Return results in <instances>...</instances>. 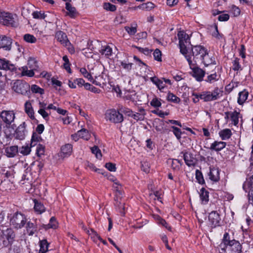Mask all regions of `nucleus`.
I'll return each instance as SVG.
<instances>
[{"mask_svg":"<svg viewBox=\"0 0 253 253\" xmlns=\"http://www.w3.org/2000/svg\"><path fill=\"white\" fill-rule=\"evenodd\" d=\"M199 97L201 99L203 100L205 102L212 101L211 96V91H203L201 93H200Z\"/></svg>","mask_w":253,"mask_h":253,"instance_id":"obj_41","label":"nucleus"},{"mask_svg":"<svg viewBox=\"0 0 253 253\" xmlns=\"http://www.w3.org/2000/svg\"><path fill=\"white\" fill-rule=\"evenodd\" d=\"M38 113L43 117L45 120H48L49 119L48 113L46 112L43 108L40 109L38 110Z\"/></svg>","mask_w":253,"mask_h":253,"instance_id":"obj_60","label":"nucleus"},{"mask_svg":"<svg viewBox=\"0 0 253 253\" xmlns=\"http://www.w3.org/2000/svg\"><path fill=\"white\" fill-rule=\"evenodd\" d=\"M140 113H132L131 117L136 121H142L144 119L145 110L141 108L139 109Z\"/></svg>","mask_w":253,"mask_h":253,"instance_id":"obj_39","label":"nucleus"},{"mask_svg":"<svg viewBox=\"0 0 253 253\" xmlns=\"http://www.w3.org/2000/svg\"><path fill=\"white\" fill-rule=\"evenodd\" d=\"M220 76L219 75L214 73L213 74H211L208 75L206 79L205 80V81L209 84H212L218 81L220 79Z\"/></svg>","mask_w":253,"mask_h":253,"instance_id":"obj_31","label":"nucleus"},{"mask_svg":"<svg viewBox=\"0 0 253 253\" xmlns=\"http://www.w3.org/2000/svg\"><path fill=\"white\" fill-rule=\"evenodd\" d=\"M25 110L30 118L34 119V110L31 103L28 101L26 102L25 103Z\"/></svg>","mask_w":253,"mask_h":253,"instance_id":"obj_35","label":"nucleus"},{"mask_svg":"<svg viewBox=\"0 0 253 253\" xmlns=\"http://www.w3.org/2000/svg\"><path fill=\"white\" fill-rule=\"evenodd\" d=\"M230 119L234 126H237L239 122V113L237 111L231 112Z\"/></svg>","mask_w":253,"mask_h":253,"instance_id":"obj_43","label":"nucleus"},{"mask_svg":"<svg viewBox=\"0 0 253 253\" xmlns=\"http://www.w3.org/2000/svg\"><path fill=\"white\" fill-rule=\"evenodd\" d=\"M63 60L64 61L63 64L64 68L69 73H71V69L70 68V64L67 55H64L63 57Z\"/></svg>","mask_w":253,"mask_h":253,"instance_id":"obj_45","label":"nucleus"},{"mask_svg":"<svg viewBox=\"0 0 253 253\" xmlns=\"http://www.w3.org/2000/svg\"><path fill=\"white\" fill-rule=\"evenodd\" d=\"M125 29L126 30V31L128 33V34H129L130 35H134L137 30H136V27H127V26H126L125 27Z\"/></svg>","mask_w":253,"mask_h":253,"instance_id":"obj_61","label":"nucleus"},{"mask_svg":"<svg viewBox=\"0 0 253 253\" xmlns=\"http://www.w3.org/2000/svg\"><path fill=\"white\" fill-rule=\"evenodd\" d=\"M222 95V91L218 87H215L212 92H211V96L212 100H215Z\"/></svg>","mask_w":253,"mask_h":253,"instance_id":"obj_40","label":"nucleus"},{"mask_svg":"<svg viewBox=\"0 0 253 253\" xmlns=\"http://www.w3.org/2000/svg\"><path fill=\"white\" fill-rule=\"evenodd\" d=\"M102 55H104L106 57H109L112 54V49L109 46L107 45L102 47L100 51Z\"/></svg>","mask_w":253,"mask_h":253,"instance_id":"obj_42","label":"nucleus"},{"mask_svg":"<svg viewBox=\"0 0 253 253\" xmlns=\"http://www.w3.org/2000/svg\"><path fill=\"white\" fill-rule=\"evenodd\" d=\"M45 148L42 145L39 144L37 145L36 148V154L38 156L41 157L44 154Z\"/></svg>","mask_w":253,"mask_h":253,"instance_id":"obj_50","label":"nucleus"},{"mask_svg":"<svg viewBox=\"0 0 253 253\" xmlns=\"http://www.w3.org/2000/svg\"><path fill=\"white\" fill-rule=\"evenodd\" d=\"M32 16L35 19H44L45 17L44 13L42 11H36L33 12Z\"/></svg>","mask_w":253,"mask_h":253,"instance_id":"obj_55","label":"nucleus"},{"mask_svg":"<svg viewBox=\"0 0 253 253\" xmlns=\"http://www.w3.org/2000/svg\"><path fill=\"white\" fill-rule=\"evenodd\" d=\"M196 178L199 183L202 184L205 183L203 174L201 171L198 169H197L196 171Z\"/></svg>","mask_w":253,"mask_h":253,"instance_id":"obj_49","label":"nucleus"},{"mask_svg":"<svg viewBox=\"0 0 253 253\" xmlns=\"http://www.w3.org/2000/svg\"><path fill=\"white\" fill-rule=\"evenodd\" d=\"M209 192L204 188H202L200 191V197L202 204L205 205L209 201Z\"/></svg>","mask_w":253,"mask_h":253,"instance_id":"obj_26","label":"nucleus"},{"mask_svg":"<svg viewBox=\"0 0 253 253\" xmlns=\"http://www.w3.org/2000/svg\"><path fill=\"white\" fill-rule=\"evenodd\" d=\"M229 253H242V247L240 243L236 240L227 247Z\"/></svg>","mask_w":253,"mask_h":253,"instance_id":"obj_15","label":"nucleus"},{"mask_svg":"<svg viewBox=\"0 0 253 253\" xmlns=\"http://www.w3.org/2000/svg\"><path fill=\"white\" fill-rule=\"evenodd\" d=\"M167 99L169 101H170L172 102L178 103L180 102V99L179 97L172 93L169 92L167 95Z\"/></svg>","mask_w":253,"mask_h":253,"instance_id":"obj_47","label":"nucleus"},{"mask_svg":"<svg viewBox=\"0 0 253 253\" xmlns=\"http://www.w3.org/2000/svg\"><path fill=\"white\" fill-rule=\"evenodd\" d=\"M31 89L33 93H39L40 94H42L44 93L43 89L41 88L36 84L32 85L31 87Z\"/></svg>","mask_w":253,"mask_h":253,"instance_id":"obj_46","label":"nucleus"},{"mask_svg":"<svg viewBox=\"0 0 253 253\" xmlns=\"http://www.w3.org/2000/svg\"><path fill=\"white\" fill-rule=\"evenodd\" d=\"M18 151L17 146H11L7 147L5 149V155L9 158L14 157L18 154Z\"/></svg>","mask_w":253,"mask_h":253,"instance_id":"obj_19","label":"nucleus"},{"mask_svg":"<svg viewBox=\"0 0 253 253\" xmlns=\"http://www.w3.org/2000/svg\"><path fill=\"white\" fill-rule=\"evenodd\" d=\"M91 150L92 153L95 155V156L97 159H100L102 157L101 151L97 146H93L91 148Z\"/></svg>","mask_w":253,"mask_h":253,"instance_id":"obj_51","label":"nucleus"},{"mask_svg":"<svg viewBox=\"0 0 253 253\" xmlns=\"http://www.w3.org/2000/svg\"><path fill=\"white\" fill-rule=\"evenodd\" d=\"M121 64L123 68L126 71H130L132 68V63H127L125 62H122Z\"/></svg>","mask_w":253,"mask_h":253,"instance_id":"obj_62","label":"nucleus"},{"mask_svg":"<svg viewBox=\"0 0 253 253\" xmlns=\"http://www.w3.org/2000/svg\"><path fill=\"white\" fill-rule=\"evenodd\" d=\"M49 244L46 239H43L40 241V249L39 253H45L48 251Z\"/></svg>","mask_w":253,"mask_h":253,"instance_id":"obj_38","label":"nucleus"},{"mask_svg":"<svg viewBox=\"0 0 253 253\" xmlns=\"http://www.w3.org/2000/svg\"><path fill=\"white\" fill-rule=\"evenodd\" d=\"M42 227L45 230L49 229H56L58 227V222L54 217H52L49 220V222L47 224H42Z\"/></svg>","mask_w":253,"mask_h":253,"instance_id":"obj_24","label":"nucleus"},{"mask_svg":"<svg viewBox=\"0 0 253 253\" xmlns=\"http://www.w3.org/2000/svg\"><path fill=\"white\" fill-rule=\"evenodd\" d=\"M0 117L6 125H10L15 118L13 111L6 110H3L1 112Z\"/></svg>","mask_w":253,"mask_h":253,"instance_id":"obj_8","label":"nucleus"},{"mask_svg":"<svg viewBox=\"0 0 253 253\" xmlns=\"http://www.w3.org/2000/svg\"><path fill=\"white\" fill-rule=\"evenodd\" d=\"M12 40L10 37L5 35L0 36V48H3L5 50L9 51L11 49Z\"/></svg>","mask_w":253,"mask_h":253,"instance_id":"obj_10","label":"nucleus"},{"mask_svg":"<svg viewBox=\"0 0 253 253\" xmlns=\"http://www.w3.org/2000/svg\"><path fill=\"white\" fill-rule=\"evenodd\" d=\"M19 151L20 153L23 155H27L29 154L31 152V147L28 145L23 146L20 148Z\"/></svg>","mask_w":253,"mask_h":253,"instance_id":"obj_54","label":"nucleus"},{"mask_svg":"<svg viewBox=\"0 0 253 253\" xmlns=\"http://www.w3.org/2000/svg\"><path fill=\"white\" fill-rule=\"evenodd\" d=\"M219 135L222 140H227L230 138L232 132L229 128H225L219 132Z\"/></svg>","mask_w":253,"mask_h":253,"instance_id":"obj_32","label":"nucleus"},{"mask_svg":"<svg viewBox=\"0 0 253 253\" xmlns=\"http://www.w3.org/2000/svg\"><path fill=\"white\" fill-rule=\"evenodd\" d=\"M15 238V234L11 228H7L2 232L1 239L4 246H7L12 244Z\"/></svg>","mask_w":253,"mask_h":253,"instance_id":"obj_7","label":"nucleus"},{"mask_svg":"<svg viewBox=\"0 0 253 253\" xmlns=\"http://www.w3.org/2000/svg\"><path fill=\"white\" fill-rule=\"evenodd\" d=\"M61 152L64 157L70 156L73 150L72 145L70 144H66L61 148Z\"/></svg>","mask_w":253,"mask_h":253,"instance_id":"obj_28","label":"nucleus"},{"mask_svg":"<svg viewBox=\"0 0 253 253\" xmlns=\"http://www.w3.org/2000/svg\"><path fill=\"white\" fill-rule=\"evenodd\" d=\"M14 68V65L10 64L9 61L0 58V69L13 70Z\"/></svg>","mask_w":253,"mask_h":253,"instance_id":"obj_23","label":"nucleus"},{"mask_svg":"<svg viewBox=\"0 0 253 253\" xmlns=\"http://www.w3.org/2000/svg\"><path fill=\"white\" fill-rule=\"evenodd\" d=\"M26 124L23 122L15 130V138L18 139L23 140L25 138L27 131L26 130Z\"/></svg>","mask_w":253,"mask_h":253,"instance_id":"obj_11","label":"nucleus"},{"mask_svg":"<svg viewBox=\"0 0 253 253\" xmlns=\"http://www.w3.org/2000/svg\"><path fill=\"white\" fill-rule=\"evenodd\" d=\"M105 118L107 121L115 124L122 123L124 120L122 114L115 109L107 110L105 114Z\"/></svg>","mask_w":253,"mask_h":253,"instance_id":"obj_3","label":"nucleus"},{"mask_svg":"<svg viewBox=\"0 0 253 253\" xmlns=\"http://www.w3.org/2000/svg\"><path fill=\"white\" fill-rule=\"evenodd\" d=\"M34 220V222L29 221L27 222L26 224V231L27 234L30 236H33L34 234L37 233L38 231L37 219H35Z\"/></svg>","mask_w":253,"mask_h":253,"instance_id":"obj_14","label":"nucleus"},{"mask_svg":"<svg viewBox=\"0 0 253 253\" xmlns=\"http://www.w3.org/2000/svg\"><path fill=\"white\" fill-rule=\"evenodd\" d=\"M200 61H202L205 66L214 65L216 64L214 57L212 54H209L208 50Z\"/></svg>","mask_w":253,"mask_h":253,"instance_id":"obj_13","label":"nucleus"},{"mask_svg":"<svg viewBox=\"0 0 253 253\" xmlns=\"http://www.w3.org/2000/svg\"><path fill=\"white\" fill-rule=\"evenodd\" d=\"M235 241L236 240L235 239H231L230 235L228 233H225L222 239V242L220 245L221 249L223 251L225 252L228 246L231 245L233 241Z\"/></svg>","mask_w":253,"mask_h":253,"instance_id":"obj_16","label":"nucleus"},{"mask_svg":"<svg viewBox=\"0 0 253 253\" xmlns=\"http://www.w3.org/2000/svg\"><path fill=\"white\" fill-rule=\"evenodd\" d=\"M84 83V80L82 78H77L73 80H69L68 81V85L71 88H76L77 85L79 87H82Z\"/></svg>","mask_w":253,"mask_h":253,"instance_id":"obj_20","label":"nucleus"},{"mask_svg":"<svg viewBox=\"0 0 253 253\" xmlns=\"http://www.w3.org/2000/svg\"><path fill=\"white\" fill-rule=\"evenodd\" d=\"M209 179L213 182H217L219 180V172L217 169L210 168L208 173Z\"/></svg>","mask_w":253,"mask_h":253,"instance_id":"obj_18","label":"nucleus"},{"mask_svg":"<svg viewBox=\"0 0 253 253\" xmlns=\"http://www.w3.org/2000/svg\"><path fill=\"white\" fill-rule=\"evenodd\" d=\"M55 37L58 41L65 46H67L69 43L67 35L64 32L61 31H57L55 34Z\"/></svg>","mask_w":253,"mask_h":253,"instance_id":"obj_17","label":"nucleus"},{"mask_svg":"<svg viewBox=\"0 0 253 253\" xmlns=\"http://www.w3.org/2000/svg\"><path fill=\"white\" fill-rule=\"evenodd\" d=\"M154 7V4L151 2H146V3H143L139 6L133 7L132 8L134 10H136L138 8H139V9H141L142 10L149 11V10H151Z\"/></svg>","mask_w":253,"mask_h":253,"instance_id":"obj_29","label":"nucleus"},{"mask_svg":"<svg viewBox=\"0 0 253 253\" xmlns=\"http://www.w3.org/2000/svg\"><path fill=\"white\" fill-rule=\"evenodd\" d=\"M156 218L157 220H158L159 224L165 226L166 228L168 229L169 230L170 229V227L168 226V224L167 223V222L164 219H162L160 216H159V215H156Z\"/></svg>","mask_w":253,"mask_h":253,"instance_id":"obj_57","label":"nucleus"},{"mask_svg":"<svg viewBox=\"0 0 253 253\" xmlns=\"http://www.w3.org/2000/svg\"><path fill=\"white\" fill-rule=\"evenodd\" d=\"M232 69L234 71H239L241 70V66L239 63V59L236 58L233 61Z\"/></svg>","mask_w":253,"mask_h":253,"instance_id":"obj_56","label":"nucleus"},{"mask_svg":"<svg viewBox=\"0 0 253 253\" xmlns=\"http://www.w3.org/2000/svg\"><path fill=\"white\" fill-rule=\"evenodd\" d=\"M24 40L27 42L34 43L37 42V39L33 35L26 34L24 36Z\"/></svg>","mask_w":253,"mask_h":253,"instance_id":"obj_44","label":"nucleus"},{"mask_svg":"<svg viewBox=\"0 0 253 253\" xmlns=\"http://www.w3.org/2000/svg\"><path fill=\"white\" fill-rule=\"evenodd\" d=\"M0 23L7 26L15 27L16 26V23L12 15L11 14L8 13L0 16Z\"/></svg>","mask_w":253,"mask_h":253,"instance_id":"obj_9","label":"nucleus"},{"mask_svg":"<svg viewBox=\"0 0 253 253\" xmlns=\"http://www.w3.org/2000/svg\"><path fill=\"white\" fill-rule=\"evenodd\" d=\"M246 214L247 216L253 217V205L248 207L246 210Z\"/></svg>","mask_w":253,"mask_h":253,"instance_id":"obj_64","label":"nucleus"},{"mask_svg":"<svg viewBox=\"0 0 253 253\" xmlns=\"http://www.w3.org/2000/svg\"><path fill=\"white\" fill-rule=\"evenodd\" d=\"M249 95V93L245 90L241 91L239 93V96L238 98V103L240 105L243 104L247 100Z\"/></svg>","mask_w":253,"mask_h":253,"instance_id":"obj_36","label":"nucleus"},{"mask_svg":"<svg viewBox=\"0 0 253 253\" xmlns=\"http://www.w3.org/2000/svg\"><path fill=\"white\" fill-rule=\"evenodd\" d=\"M153 55L154 59L158 61H161V51L159 49H156L154 51Z\"/></svg>","mask_w":253,"mask_h":253,"instance_id":"obj_58","label":"nucleus"},{"mask_svg":"<svg viewBox=\"0 0 253 253\" xmlns=\"http://www.w3.org/2000/svg\"><path fill=\"white\" fill-rule=\"evenodd\" d=\"M171 127L173 129V134L176 138L178 140H180L181 139V135L182 134L180 129L174 126H172Z\"/></svg>","mask_w":253,"mask_h":253,"instance_id":"obj_53","label":"nucleus"},{"mask_svg":"<svg viewBox=\"0 0 253 253\" xmlns=\"http://www.w3.org/2000/svg\"><path fill=\"white\" fill-rule=\"evenodd\" d=\"M243 188L246 192L248 190L250 191L253 189V175L247 178L246 181L243 184Z\"/></svg>","mask_w":253,"mask_h":253,"instance_id":"obj_27","label":"nucleus"},{"mask_svg":"<svg viewBox=\"0 0 253 253\" xmlns=\"http://www.w3.org/2000/svg\"><path fill=\"white\" fill-rule=\"evenodd\" d=\"M186 60L189 63L190 69L192 71L191 73L192 76L198 82L203 81V78L205 75V71L195 66L196 63H193L191 57H189L188 56H186Z\"/></svg>","mask_w":253,"mask_h":253,"instance_id":"obj_2","label":"nucleus"},{"mask_svg":"<svg viewBox=\"0 0 253 253\" xmlns=\"http://www.w3.org/2000/svg\"><path fill=\"white\" fill-rule=\"evenodd\" d=\"M34 210L39 214H41L45 211V208L44 205L36 200H34Z\"/></svg>","mask_w":253,"mask_h":253,"instance_id":"obj_33","label":"nucleus"},{"mask_svg":"<svg viewBox=\"0 0 253 253\" xmlns=\"http://www.w3.org/2000/svg\"><path fill=\"white\" fill-rule=\"evenodd\" d=\"M103 8L107 10L110 11H115L116 10V7L109 2H105L103 4Z\"/></svg>","mask_w":253,"mask_h":253,"instance_id":"obj_52","label":"nucleus"},{"mask_svg":"<svg viewBox=\"0 0 253 253\" xmlns=\"http://www.w3.org/2000/svg\"><path fill=\"white\" fill-rule=\"evenodd\" d=\"M120 110L121 113H123L128 116H132L133 112L131 110L128 108L122 107L120 109Z\"/></svg>","mask_w":253,"mask_h":253,"instance_id":"obj_59","label":"nucleus"},{"mask_svg":"<svg viewBox=\"0 0 253 253\" xmlns=\"http://www.w3.org/2000/svg\"><path fill=\"white\" fill-rule=\"evenodd\" d=\"M30 85L26 82H23L20 80L16 81L13 86L14 90L21 94H26L30 90Z\"/></svg>","mask_w":253,"mask_h":253,"instance_id":"obj_6","label":"nucleus"},{"mask_svg":"<svg viewBox=\"0 0 253 253\" xmlns=\"http://www.w3.org/2000/svg\"><path fill=\"white\" fill-rule=\"evenodd\" d=\"M209 220L214 227L220 225L221 218L219 214L216 211H212L209 214Z\"/></svg>","mask_w":253,"mask_h":253,"instance_id":"obj_12","label":"nucleus"},{"mask_svg":"<svg viewBox=\"0 0 253 253\" xmlns=\"http://www.w3.org/2000/svg\"><path fill=\"white\" fill-rule=\"evenodd\" d=\"M66 9L67 10V14L71 18H74L76 15V10L74 7H73L69 2L66 3Z\"/></svg>","mask_w":253,"mask_h":253,"instance_id":"obj_37","label":"nucleus"},{"mask_svg":"<svg viewBox=\"0 0 253 253\" xmlns=\"http://www.w3.org/2000/svg\"><path fill=\"white\" fill-rule=\"evenodd\" d=\"M80 72L84 76V77L87 79L90 82H91L93 80V77L90 73H89L86 69L84 68H81Z\"/></svg>","mask_w":253,"mask_h":253,"instance_id":"obj_48","label":"nucleus"},{"mask_svg":"<svg viewBox=\"0 0 253 253\" xmlns=\"http://www.w3.org/2000/svg\"><path fill=\"white\" fill-rule=\"evenodd\" d=\"M226 143L223 141H215L211 144L210 149L215 151H219L225 147Z\"/></svg>","mask_w":253,"mask_h":253,"instance_id":"obj_21","label":"nucleus"},{"mask_svg":"<svg viewBox=\"0 0 253 253\" xmlns=\"http://www.w3.org/2000/svg\"><path fill=\"white\" fill-rule=\"evenodd\" d=\"M105 167L109 171H115L116 170L115 164L112 163H106L105 164Z\"/></svg>","mask_w":253,"mask_h":253,"instance_id":"obj_63","label":"nucleus"},{"mask_svg":"<svg viewBox=\"0 0 253 253\" xmlns=\"http://www.w3.org/2000/svg\"><path fill=\"white\" fill-rule=\"evenodd\" d=\"M78 135L79 137L83 138L85 140H88L89 139V134L87 129L83 128L77 131L76 134L72 135V137L73 139H75L74 137H77Z\"/></svg>","mask_w":253,"mask_h":253,"instance_id":"obj_22","label":"nucleus"},{"mask_svg":"<svg viewBox=\"0 0 253 253\" xmlns=\"http://www.w3.org/2000/svg\"><path fill=\"white\" fill-rule=\"evenodd\" d=\"M25 215L20 212L15 213L10 220V224L16 229H21L26 222Z\"/></svg>","mask_w":253,"mask_h":253,"instance_id":"obj_4","label":"nucleus"},{"mask_svg":"<svg viewBox=\"0 0 253 253\" xmlns=\"http://www.w3.org/2000/svg\"><path fill=\"white\" fill-rule=\"evenodd\" d=\"M181 154H183V159L185 164L188 166L190 167L194 165V158L191 153L188 152L183 153V152H182Z\"/></svg>","mask_w":253,"mask_h":253,"instance_id":"obj_25","label":"nucleus"},{"mask_svg":"<svg viewBox=\"0 0 253 253\" xmlns=\"http://www.w3.org/2000/svg\"><path fill=\"white\" fill-rule=\"evenodd\" d=\"M114 184L117 185L116 187L114 186L116 191V197L115 198V206L116 210L122 214L124 215L125 210L124 203H122L121 201H119L118 199L119 198H121L123 195V192L121 190V186L117 182H115Z\"/></svg>","mask_w":253,"mask_h":253,"instance_id":"obj_5","label":"nucleus"},{"mask_svg":"<svg viewBox=\"0 0 253 253\" xmlns=\"http://www.w3.org/2000/svg\"><path fill=\"white\" fill-rule=\"evenodd\" d=\"M19 70L21 71L22 76H27L29 77H32L34 76L35 73L32 69H30L28 66H24L22 67Z\"/></svg>","mask_w":253,"mask_h":253,"instance_id":"obj_30","label":"nucleus"},{"mask_svg":"<svg viewBox=\"0 0 253 253\" xmlns=\"http://www.w3.org/2000/svg\"><path fill=\"white\" fill-rule=\"evenodd\" d=\"M28 67L34 71L37 70L39 68L37 61L33 58H30L28 60L27 65Z\"/></svg>","mask_w":253,"mask_h":253,"instance_id":"obj_34","label":"nucleus"},{"mask_svg":"<svg viewBox=\"0 0 253 253\" xmlns=\"http://www.w3.org/2000/svg\"><path fill=\"white\" fill-rule=\"evenodd\" d=\"M177 36L179 40V45L180 48V52L186 56L189 57H191L193 63H197V62L200 61L202 59L204 55H205L207 50L201 45L194 46L192 48V54L191 55H187L188 49L190 48V38L188 34H186L184 32L180 31L178 34Z\"/></svg>","mask_w":253,"mask_h":253,"instance_id":"obj_1","label":"nucleus"}]
</instances>
